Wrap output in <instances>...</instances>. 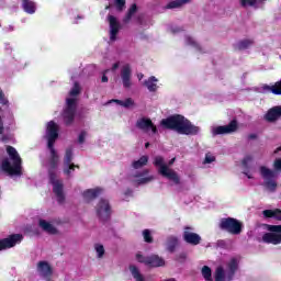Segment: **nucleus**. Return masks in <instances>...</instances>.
<instances>
[{"label": "nucleus", "instance_id": "obj_49", "mask_svg": "<svg viewBox=\"0 0 281 281\" xmlns=\"http://www.w3.org/2000/svg\"><path fill=\"white\" fill-rule=\"evenodd\" d=\"M109 71H111V70H105L104 71V75L101 78V82H109V77H106V74H109Z\"/></svg>", "mask_w": 281, "mask_h": 281}, {"label": "nucleus", "instance_id": "obj_20", "mask_svg": "<svg viewBox=\"0 0 281 281\" xmlns=\"http://www.w3.org/2000/svg\"><path fill=\"white\" fill-rule=\"evenodd\" d=\"M38 226L41 229H43V232H46V234H58L56 226H54V224L47 220H40Z\"/></svg>", "mask_w": 281, "mask_h": 281}, {"label": "nucleus", "instance_id": "obj_45", "mask_svg": "<svg viewBox=\"0 0 281 281\" xmlns=\"http://www.w3.org/2000/svg\"><path fill=\"white\" fill-rule=\"evenodd\" d=\"M186 41V45H192L193 47H195L196 49H199V43H196V41H194V38L187 36L184 38Z\"/></svg>", "mask_w": 281, "mask_h": 281}, {"label": "nucleus", "instance_id": "obj_52", "mask_svg": "<svg viewBox=\"0 0 281 281\" xmlns=\"http://www.w3.org/2000/svg\"><path fill=\"white\" fill-rule=\"evenodd\" d=\"M172 164H175V158H172V159L168 162V166H172Z\"/></svg>", "mask_w": 281, "mask_h": 281}, {"label": "nucleus", "instance_id": "obj_30", "mask_svg": "<svg viewBox=\"0 0 281 281\" xmlns=\"http://www.w3.org/2000/svg\"><path fill=\"white\" fill-rule=\"evenodd\" d=\"M71 161H74V148L68 147L64 154V165L74 164Z\"/></svg>", "mask_w": 281, "mask_h": 281}, {"label": "nucleus", "instance_id": "obj_15", "mask_svg": "<svg viewBox=\"0 0 281 281\" xmlns=\"http://www.w3.org/2000/svg\"><path fill=\"white\" fill-rule=\"evenodd\" d=\"M136 127L139 128L140 131H145L146 133L151 131L153 135H157V126L153 124V121L150 119H146V117L138 119L136 122Z\"/></svg>", "mask_w": 281, "mask_h": 281}, {"label": "nucleus", "instance_id": "obj_19", "mask_svg": "<svg viewBox=\"0 0 281 281\" xmlns=\"http://www.w3.org/2000/svg\"><path fill=\"white\" fill-rule=\"evenodd\" d=\"M261 93H273L274 95H281V80L277 81L273 86L263 85L261 87Z\"/></svg>", "mask_w": 281, "mask_h": 281}, {"label": "nucleus", "instance_id": "obj_36", "mask_svg": "<svg viewBox=\"0 0 281 281\" xmlns=\"http://www.w3.org/2000/svg\"><path fill=\"white\" fill-rule=\"evenodd\" d=\"M135 12H137V5L132 4L126 16H125V23H128V21H131V19H133V16H135Z\"/></svg>", "mask_w": 281, "mask_h": 281}, {"label": "nucleus", "instance_id": "obj_21", "mask_svg": "<svg viewBox=\"0 0 281 281\" xmlns=\"http://www.w3.org/2000/svg\"><path fill=\"white\" fill-rule=\"evenodd\" d=\"M281 116V105L274 106L268 111L266 114V120L268 122H276V120H280Z\"/></svg>", "mask_w": 281, "mask_h": 281}, {"label": "nucleus", "instance_id": "obj_31", "mask_svg": "<svg viewBox=\"0 0 281 281\" xmlns=\"http://www.w3.org/2000/svg\"><path fill=\"white\" fill-rule=\"evenodd\" d=\"M265 188L268 190V192H276L278 182H276L273 178H268L265 180Z\"/></svg>", "mask_w": 281, "mask_h": 281}, {"label": "nucleus", "instance_id": "obj_12", "mask_svg": "<svg viewBox=\"0 0 281 281\" xmlns=\"http://www.w3.org/2000/svg\"><path fill=\"white\" fill-rule=\"evenodd\" d=\"M131 181L136 186H144L146 183H150V181H155V176L148 175V169H145L140 172H136L131 177Z\"/></svg>", "mask_w": 281, "mask_h": 281}, {"label": "nucleus", "instance_id": "obj_23", "mask_svg": "<svg viewBox=\"0 0 281 281\" xmlns=\"http://www.w3.org/2000/svg\"><path fill=\"white\" fill-rule=\"evenodd\" d=\"M159 82V79L155 76L149 77L147 80L144 81V86L148 89V91L155 92L157 89H159V86L157 85Z\"/></svg>", "mask_w": 281, "mask_h": 281}, {"label": "nucleus", "instance_id": "obj_16", "mask_svg": "<svg viewBox=\"0 0 281 281\" xmlns=\"http://www.w3.org/2000/svg\"><path fill=\"white\" fill-rule=\"evenodd\" d=\"M108 21L110 25V41H117V34H120V21L113 15H109Z\"/></svg>", "mask_w": 281, "mask_h": 281}, {"label": "nucleus", "instance_id": "obj_7", "mask_svg": "<svg viewBox=\"0 0 281 281\" xmlns=\"http://www.w3.org/2000/svg\"><path fill=\"white\" fill-rule=\"evenodd\" d=\"M236 269H238V260L232 259L228 263V271L225 272L222 267H218L215 271V280L216 281H232L234 278V273H236Z\"/></svg>", "mask_w": 281, "mask_h": 281}, {"label": "nucleus", "instance_id": "obj_28", "mask_svg": "<svg viewBox=\"0 0 281 281\" xmlns=\"http://www.w3.org/2000/svg\"><path fill=\"white\" fill-rule=\"evenodd\" d=\"M263 216H266V218H276L277 221H281V211L280 210H266V211H263Z\"/></svg>", "mask_w": 281, "mask_h": 281}, {"label": "nucleus", "instance_id": "obj_26", "mask_svg": "<svg viewBox=\"0 0 281 281\" xmlns=\"http://www.w3.org/2000/svg\"><path fill=\"white\" fill-rule=\"evenodd\" d=\"M128 269L132 278H134L135 281H146L144 274H142V271H139V268H137V266L131 265Z\"/></svg>", "mask_w": 281, "mask_h": 281}, {"label": "nucleus", "instance_id": "obj_34", "mask_svg": "<svg viewBox=\"0 0 281 281\" xmlns=\"http://www.w3.org/2000/svg\"><path fill=\"white\" fill-rule=\"evenodd\" d=\"M76 168H78V166L74 164L64 165L63 172L64 175H66V177H71V175H74V172L76 171Z\"/></svg>", "mask_w": 281, "mask_h": 281}, {"label": "nucleus", "instance_id": "obj_33", "mask_svg": "<svg viewBox=\"0 0 281 281\" xmlns=\"http://www.w3.org/2000/svg\"><path fill=\"white\" fill-rule=\"evenodd\" d=\"M254 45V40L251 38H246L241 40L237 43V49H247Z\"/></svg>", "mask_w": 281, "mask_h": 281}, {"label": "nucleus", "instance_id": "obj_6", "mask_svg": "<svg viewBox=\"0 0 281 281\" xmlns=\"http://www.w3.org/2000/svg\"><path fill=\"white\" fill-rule=\"evenodd\" d=\"M269 233L263 234L262 240L269 245L281 244V225H267Z\"/></svg>", "mask_w": 281, "mask_h": 281}, {"label": "nucleus", "instance_id": "obj_27", "mask_svg": "<svg viewBox=\"0 0 281 281\" xmlns=\"http://www.w3.org/2000/svg\"><path fill=\"white\" fill-rule=\"evenodd\" d=\"M22 8L27 14H34L36 12V3L32 0H22Z\"/></svg>", "mask_w": 281, "mask_h": 281}, {"label": "nucleus", "instance_id": "obj_40", "mask_svg": "<svg viewBox=\"0 0 281 281\" xmlns=\"http://www.w3.org/2000/svg\"><path fill=\"white\" fill-rule=\"evenodd\" d=\"M113 102H116V104H120V106H124L125 109H130V106H133V104H135L132 99H126L125 101L114 100Z\"/></svg>", "mask_w": 281, "mask_h": 281}, {"label": "nucleus", "instance_id": "obj_32", "mask_svg": "<svg viewBox=\"0 0 281 281\" xmlns=\"http://www.w3.org/2000/svg\"><path fill=\"white\" fill-rule=\"evenodd\" d=\"M192 0H175L167 4L168 10H172L175 8H181V5H186V3H190Z\"/></svg>", "mask_w": 281, "mask_h": 281}, {"label": "nucleus", "instance_id": "obj_47", "mask_svg": "<svg viewBox=\"0 0 281 281\" xmlns=\"http://www.w3.org/2000/svg\"><path fill=\"white\" fill-rule=\"evenodd\" d=\"M0 104H3L4 106L8 105V99L5 98V94H3L2 90H0Z\"/></svg>", "mask_w": 281, "mask_h": 281}, {"label": "nucleus", "instance_id": "obj_48", "mask_svg": "<svg viewBox=\"0 0 281 281\" xmlns=\"http://www.w3.org/2000/svg\"><path fill=\"white\" fill-rule=\"evenodd\" d=\"M85 139H87V132H81L78 138L79 144H85Z\"/></svg>", "mask_w": 281, "mask_h": 281}, {"label": "nucleus", "instance_id": "obj_53", "mask_svg": "<svg viewBox=\"0 0 281 281\" xmlns=\"http://www.w3.org/2000/svg\"><path fill=\"white\" fill-rule=\"evenodd\" d=\"M131 194H133V191H127V192L125 193V196H128V195H131Z\"/></svg>", "mask_w": 281, "mask_h": 281}, {"label": "nucleus", "instance_id": "obj_35", "mask_svg": "<svg viewBox=\"0 0 281 281\" xmlns=\"http://www.w3.org/2000/svg\"><path fill=\"white\" fill-rule=\"evenodd\" d=\"M94 251L97 254V258H99V259L104 258V254H105L104 245H102V244H94Z\"/></svg>", "mask_w": 281, "mask_h": 281}, {"label": "nucleus", "instance_id": "obj_43", "mask_svg": "<svg viewBox=\"0 0 281 281\" xmlns=\"http://www.w3.org/2000/svg\"><path fill=\"white\" fill-rule=\"evenodd\" d=\"M143 237L145 243H153V233L148 229L143 231Z\"/></svg>", "mask_w": 281, "mask_h": 281}, {"label": "nucleus", "instance_id": "obj_51", "mask_svg": "<svg viewBox=\"0 0 281 281\" xmlns=\"http://www.w3.org/2000/svg\"><path fill=\"white\" fill-rule=\"evenodd\" d=\"M137 78H138V80H142L144 78V74H142V72L137 74Z\"/></svg>", "mask_w": 281, "mask_h": 281}, {"label": "nucleus", "instance_id": "obj_46", "mask_svg": "<svg viewBox=\"0 0 281 281\" xmlns=\"http://www.w3.org/2000/svg\"><path fill=\"white\" fill-rule=\"evenodd\" d=\"M213 161H216V158L214 157V155L206 154L205 159H204V164H213Z\"/></svg>", "mask_w": 281, "mask_h": 281}, {"label": "nucleus", "instance_id": "obj_14", "mask_svg": "<svg viewBox=\"0 0 281 281\" xmlns=\"http://www.w3.org/2000/svg\"><path fill=\"white\" fill-rule=\"evenodd\" d=\"M21 240H23V235L21 234L11 235L0 240V251H3V249H11V247L19 245Z\"/></svg>", "mask_w": 281, "mask_h": 281}, {"label": "nucleus", "instance_id": "obj_22", "mask_svg": "<svg viewBox=\"0 0 281 281\" xmlns=\"http://www.w3.org/2000/svg\"><path fill=\"white\" fill-rule=\"evenodd\" d=\"M259 175L262 177L263 181L267 179H274L276 171L265 165L259 167Z\"/></svg>", "mask_w": 281, "mask_h": 281}, {"label": "nucleus", "instance_id": "obj_42", "mask_svg": "<svg viewBox=\"0 0 281 281\" xmlns=\"http://www.w3.org/2000/svg\"><path fill=\"white\" fill-rule=\"evenodd\" d=\"M114 1V5L117 10L122 11L126 8V0H112Z\"/></svg>", "mask_w": 281, "mask_h": 281}, {"label": "nucleus", "instance_id": "obj_44", "mask_svg": "<svg viewBox=\"0 0 281 281\" xmlns=\"http://www.w3.org/2000/svg\"><path fill=\"white\" fill-rule=\"evenodd\" d=\"M272 168H273L274 173L281 172V158H277L273 160Z\"/></svg>", "mask_w": 281, "mask_h": 281}, {"label": "nucleus", "instance_id": "obj_11", "mask_svg": "<svg viewBox=\"0 0 281 281\" xmlns=\"http://www.w3.org/2000/svg\"><path fill=\"white\" fill-rule=\"evenodd\" d=\"M236 131H238V123L236 121H232L228 125L213 126L211 128V133L213 136L227 135L229 133H236Z\"/></svg>", "mask_w": 281, "mask_h": 281}, {"label": "nucleus", "instance_id": "obj_29", "mask_svg": "<svg viewBox=\"0 0 281 281\" xmlns=\"http://www.w3.org/2000/svg\"><path fill=\"white\" fill-rule=\"evenodd\" d=\"M148 164V156H142L138 160H134L132 166L135 170H139V168H144Z\"/></svg>", "mask_w": 281, "mask_h": 281}, {"label": "nucleus", "instance_id": "obj_1", "mask_svg": "<svg viewBox=\"0 0 281 281\" xmlns=\"http://www.w3.org/2000/svg\"><path fill=\"white\" fill-rule=\"evenodd\" d=\"M58 124H56L54 121L48 122L46 125L47 148L49 150V159L46 164V168L48 170L50 183H53V192L54 194H56L58 203H65L63 181L56 179L60 158L58 157V153H56V149L54 148V144L56 143V139H58Z\"/></svg>", "mask_w": 281, "mask_h": 281}, {"label": "nucleus", "instance_id": "obj_4", "mask_svg": "<svg viewBox=\"0 0 281 281\" xmlns=\"http://www.w3.org/2000/svg\"><path fill=\"white\" fill-rule=\"evenodd\" d=\"M78 93H80V86L75 83L66 99V108L63 112V119L65 124H71L76 115V101L78 100Z\"/></svg>", "mask_w": 281, "mask_h": 281}, {"label": "nucleus", "instance_id": "obj_17", "mask_svg": "<svg viewBox=\"0 0 281 281\" xmlns=\"http://www.w3.org/2000/svg\"><path fill=\"white\" fill-rule=\"evenodd\" d=\"M192 227H186L183 238L186 243H189V245H199L201 243V236L196 233H193Z\"/></svg>", "mask_w": 281, "mask_h": 281}, {"label": "nucleus", "instance_id": "obj_50", "mask_svg": "<svg viewBox=\"0 0 281 281\" xmlns=\"http://www.w3.org/2000/svg\"><path fill=\"white\" fill-rule=\"evenodd\" d=\"M117 69H120V63L113 64L111 71H117Z\"/></svg>", "mask_w": 281, "mask_h": 281}, {"label": "nucleus", "instance_id": "obj_8", "mask_svg": "<svg viewBox=\"0 0 281 281\" xmlns=\"http://www.w3.org/2000/svg\"><path fill=\"white\" fill-rule=\"evenodd\" d=\"M220 227L229 234H240L243 224L232 217L221 220Z\"/></svg>", "mask_w": 281, "mask_h": 281}, {"label": "nucleus", "instance_id": "obj_37", "mask_svg": "<svg viewBox=\"0 0 281 281\" xmlns=\"http://www.w3.org/2000/svg\"><path fill=\"white\" fill-rule=\"evenodd\" d=\"M202 276L205 281H212V269H210L207 266H204L202 268Z\"/></svg>", "mask_w": 281, "mask_h": 281}, {"label": "nucleus", "instance_id": "obj_5", "mask_svg": "<svg viewBox=\"0 0 281 281\" xmlns=\"http://www.w3.org/2000/svg\"><path fill=\"white\" fill-rule=\"evenodd\" d=\"M154 166L158 168L159 175L161 177H165V179H168L173 183V186H179L181 183V178H179V173L177 171L172 170L168 165H166V160H164V157L156 156L154 158Z\"/></svg>", "mask_w": 281, "mask_h": 281}, {"label": "nucleus", "instance_id": "obj_18", "mask_svg": "<svg viewBox=\"0 0 281 281\" xmlns=\"http://www.w3.org/2000/svg\"><path fill=\"white\" fill-rule=\"evenodd\" d=\"M131 65L124 64L121 68V80L123 82V87H131Z\"/></svg>", "mask_w": 281, "mask_h": 281}, {"label": "nucleus", "instance_id": "obj_24", "mask_svg": "<svg viewBox=\"0 0 281 281\" xmlns=\"http://www.w3.org/2000/svg\"><path fill=\"white\" fill-rule=\"evenodd\" d=\"M100 192H102V189H88L83 192V200L86 203H89L90 201H93Z\"/></svg>", "mask_w": 281, "mask_h": 281}, {"label": "nucleus", "instance_id": "obj_9", "mask_svg": "<svg viewBox=\"0 0 281 281\" xmlns=\"http://www.w3.org/2000/svg\"><path fill=\"white\" fill-rule=\"evenodd\" d=\"M254 161H256V155L254 154L246 155L241 161L244 168L243 175H245L247 179H255L256 168L252 167Z\"/></svg>", "mask_w": 281, "mask_h": 281}, {"label": "nucleus", "instance_id": "obj_39", "mask_svg": "<svg viewBox=\"0 0 281 281\" xmlns=\"http://www.w3.org/2000/svg\"><path fill=\"white\" fill-rule=\"evenodd\" d=\"M177 237H169L167 240V249L169 251H175V247H177Z\"/></svg>", "mask_w": 281, "mask_h": 281}, {"label": "nucleus", "instance_id": "obj_2", "mask_svg": "<svg viewBox=\"0 0 281 281\" xmlns=\"http://www.w3.org/2000/svg\"><path fill=\"white\" fill-rule=\"evenodd\" d=\"M164 128H170L176 131L180 135H198L201 131V127L192 124L188 119H184L182 115H173L168 119H165L160 122Z\"/></svg>", "mask_w": 281, "mask_h": 281}, {"label": "nucleus", "instance_id": "obj_25", "mask_svg": "<svg viewBox=\"0 0 281 281\" xmlns=\"http://www.w3.org/2000/svg\"><path fill=\"white\" fill-rule=\"evenodd\" d=\"M164 265H166V261L159 256L151 255L148 257L147 267H164Z\"/></svg>", "mask_w": 281, "mask_h": 281}, {"label": "nucleus", "instance_id": "obj_55", "mask_svg": "<svg viewBox=\"0 0 281 281\" xmlns=\"http://www.w3.org/2000/svg\"><path fill=\"white\" fill-rule=\"evenodd\" d=\"M278 150H281V146L276 150V153H278Z\"/></svg>", "mask_w": 281, "mask_h": 281}, {"label": "nucleus", "instance_id": "obj_41", "mask_svg": "<svg viewBox=\"0 0 281 281\" xmlns=\"http://www.w3.org/2000/svg\"><path fill=\"white\" fill-rule=\"evenodd\" d=\"M137 262H140L142 265H146L148 267V257H145L142 255V252H137L135 256Z\"/></svg>", "mask_w": 281, "mask_h": 281}, {"label": "nucleus", "instance_id": "obj_13", "mask_svg": "<svg viewBox=\"0 0 281 281\" xmlns=\"http://www.w3.org/2000/svg\"><path fill=\"white\" fill-rule=\"evenodd\" d=\"M97 216L101 218V221H106L109 216H111V204L106 200H100L97 204Z\"/></svg>", "mask_w": 281, "mask_h": 281}, {"label": "nucleus", "instance_id": "obj_3", "mask_svg": "<svg viewBox=\"0 0 281 281\" xmlns=\"http://www.w3.org/2000/svg\"><path fill=\"white\" fill-rule=\"evenodd\" d=\"M7 153L12 162H10L8 159L3 160L1 170L7 172V175H10V177L21 176V156H19V151H16L14 147L8 146Z\"/></svg>", "mask_w": 281, "mask_h": 281}, {"label": "nucleus", "instance_id": "obj_38", "mask_svg": "<svg viewBox=\"0 0 281 281\" xmlns=\"http://www.w3.org/2000/svg\"><path fill=\"white\" fill-rule=\"evenodd\" d=\"M239 1L244 8H249V7L258 5V3H260L262 0H239Z\"/></svg>", "mask_w": 281, "mask_h": 281}, {"label": "nucleus", "instance_id": "obj_10", "mask_svg": "<svg viewBox=\"0 0 281 281\" xmlns=\"http://www.w3.org/2000/svg\"><path fill=\"white\" fill-rule=\"evenodd\" d=\"M36 271L43 280L52 281V278L54 276V268H52V265L47 261H38L36 266Z\"/></svg>", "mask_w": 281, "mask_h": 281}, {"label": "nucleus", "instance_id": "obj_54", "mask_svg": "<svg viewBox=\"0 0 281 281\" xmlns=\"http://www.w3.org/2000/svg\"><path fill=\"white\" fill-rule=\"evenodd\" d=\"M150 146V143L145 144V148H148Z\"/></svg>", "mask_w": 281, "mask_h": 281}]
</instances>
